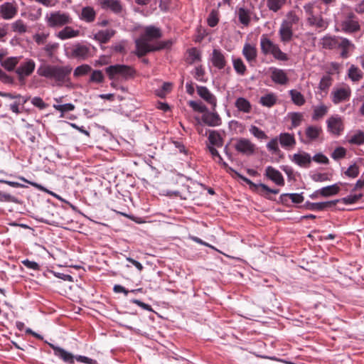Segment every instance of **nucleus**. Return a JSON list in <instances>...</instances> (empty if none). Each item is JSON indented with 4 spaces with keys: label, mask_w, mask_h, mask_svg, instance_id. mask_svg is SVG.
<instances>
[{
    "label": "nucleus",
    "mask_w": 364,
    "mask_h": 364,
    "mask_svg": "<svg viewBox=\"0 0 364 364\" xmlns=\"http://www.w3.org/2000/svg\"><path fill=\"white\" fill-rule=\"evenodd\" d=\"M328 112V107L324 105H321L319 106L316 107L314 109V113L312 118L314 120H317L324 115H326Z\"/></svg>",
    "instance_id": "obj_44"
},
{
    "label": "nucleus",
    "mask_w": 364,
    "mask_h": 364,
    "mask_svg": "<svg viewBox=\"0 0 364 364\" xmlns=\"http://www.w3.org/2000/svg\"><path fill=\"white\" fill-rule=\"evenodd\" d=\"M202 119L205 124L210 127H217L221 124V119L215 112H205L202 117Z\"/></svg>",
    "instance_id": "obj_25"
},
{
    "label": "nucleus",
    "mask_w": 364,
    "mask_h": 364,
    "mask_svg": "<svg viewBox=\"0 0 364 364\" xmlns=\"http://www.w3.org/2000/svg\"><path fill=\"white\" fill-rule=\"evenodd\" d=\"M22 56H15V57H9L3 60L1 63V65L5 70L7 71H13L14 70L16 66L19 63Z\"/></svg>",
    "instance_id": "obj_33"
},
{
    "label": "nucleus",
    "mask_w": 364,
    "mask_h": 364,
    "mask_svg": "<svg viewBox=\"0 0 364 364\" xmlns=\"http://www.w3.org/2000/svg\"><path fill=\"white\" fill-rule=\"evenodd\" d=\"M311 160L318 164H327L328 163V159L321 153L314 155L313 158H311Z\"/></svg>",
    "instance_id": "obj_62"
},
{
    "label": "nucleus",
    "mask_w": 364,
    "mask_h": 364,
    "mask_svg": "<svg viewBox=\"0 0 364 364\" xmlns=\"http://www.w3.org/2000/svg\"><path fill=\"white\" fill-rule=\"evenodd\" d=\"M68 56L83 60L90 57V49L86 45L76 43L70 48V53Z\"/></svg>",
    "instance_id": "obj_11"
},
{
    "label": "nucleus",
    "mask_w": 364,
    "mask_h": 364,
    "mask_svg": "<svg viewBox=\"0 0 364 364\" xmlns=\"http://www.w3.org/2000/svg\"><path fill=\"white\" fill-rule=\"evenodd\" d=\"M291 161L299 166L308 167L311 162V157L309 154L303 151L294 154Z\"/></svg>",
    "instance_id": "obj_21"
},
{
    "label": "nucleus",
    "mask_w": 364,
    "mask_h": 364,
    "mask_svg": "<svg viewBox=\"0 0 364 364\" xmlns=\"http://www.w3.org/2000/svg\"><path fill=\"white\" fill-rule=\"evenodd\" d=\"M279 139L277 136L272 138L267 144V149L272 152V154L282 156L281 150L279 147Z\"/></svg>",
    "instance_id": "obj_39"
},
{
    "label": "nucleus",
    "mask_w": 364,
    "mask_h": 364,
    "mask_svg": "<svg viewBox=\"0 0 364 364\" xmlns=\"http://www.w3.org/2000/svg\"><path fill=\"white\" fill-rule=\"evenodd\" d=\"M102 9L110 10L115 14H119L122 10V6L119 0H98Z\"/></svg>",
    "instance_id": "obj_20"
},
{
    "label": "nucleus",
    "mask_w": 364,
    "mask_h": 364,
    "mask_svg": "<svg viewBox=\"0 0 364 364\" xmlns=\"http://www.w3.org/2000/svg\"><path fill=\"white\" fill-rule=\"evenodd\" d=\"M286 3V0H267V5L269 10L277 12Z\"/></svg>",
    "instance_id": "obj_45"
},
{
    "label": "nucleus",
    "mask_w": 364,
    "mask_h": 364,
    "mask_svg": "<svg viewBox=\"0 0 364 364\" xmlns=\"http://www.w3.org/2000/svg\"><path fill=\"white\" fill-rule=\"evenodd\" d=\"M235 149L242 154L250 156L255 154L256 146L248 139L240 138L237 139Z\"/></svg>",
    "instance_id": "obj_9"
},
{
    "label": "nucleus",
    "mask_w": 364,
    "mask_h": 364,
    "mask_svg": "<svg viewBox=\"0 0 364 364\" xmlns=\"http://www.w3.org/2000/svg\"><path fill=\"white\" fill-rule=\"evenodd\" d=\"M250 133L259 139H266L268 138L267 135L264 131L255 125H252L250 128Z\"/></svg>",
    "instance_id": "obj_50"
},
{
    "label": "nucleus",
    "mask_w": 364,
    "mask_h": 364,
    "mask_svg": "<svg viewBox=\"0 0 364 364\" xmlns=\"http://www.w3.org/2000/svg\"><path fill=\"white\" fill-rule=\"evenodd\" d=\"M277 137L279 144L287 150L293 149L296 144L295 136L293 134L283 132L279 134Z\"/></svg>",
    "instance_id": "obj_15"
},
{
    "label": "nucleus",
    "mask_w": 364,
    "mask_h": 364,
    "mask_svg": "<svg viewBox=\"0 0 364 364\" xmlns=\"http://www.w3.org/2000/svg\"><path fill=\"white\" fill-rule=\"evenodd\" d=\"M235 106L239 112L245 114H249L252 111V105L246 98L240 97H238L235 102Z\"/></svg>",
    "instance_id": "obj_30"
},
{
    "label": "nucleus",
    "mask_w": 364,
    "mask_h": 364,
    "mask_svg": "<svg viewBox=\"0 0 364 364\" xmlns=\"http://www.w3.org/2000/svg\"><path fill=\"white\" fill-rule=\"evenodd\" d=\"M232 65L235 72L240 75H244L247 68L241 58H233Z\"/></svg>",
    "instance_id": "obj_41"
},
{
    "label": "nucleus",
    "mask_w": 364,
    "mask_h": 364,
    "mask_svg": "<svg viewBox=\"0 0 364 364\" xmlns=\"http://www.w3.org/2000/svg\"><path fill=\"white\" fill-rule=\"evenodd\" d=\"M342 31L345 33H355L360 28L359 22L355 14L348 11L344 14V19L341 22Z\"/></svg>",
    "instance_id": "obj_7"
},
{
    "label": "nucleus",
    "mask_w": 364,
    "mask_h": 364,
    "mask_svg": "<svg viewBox=\"0 0 364 364\" xmlns=\"http://www.w3.org/2000/svg\"><path fill=\"white\" fill-rule=\"evenodd\" d=\"M344 174L349 178H354L359 174V167L355 164H353L348 168Z\"/></svg>",
    "instance_id": "obj_54"
},
{
    "label": "nucleus",
    "mask_w": 364,
    "mask_h": 364,
    "mask_svg": "<svg viewBox=\"0 0 364 364\" xmlns=\"http://www.w3.org/2000/svg\"><path fill=\"white\" fill-rule=\"evenodd\" d=\"M338 202V200H331L320 203H311L307 201L305 203L304 207L306 209L309 210H323L335 205Z\"/></svg>",
    "instance_id": "obj_24"
},
{
    "label": "nucleus",
    "mask_w": 364,
    "mask_h": 364,
    "mask_svg": "<svg viewBox=\"0 0 364 364\" xmlns=\"http://www.w3.org/2000/svg\"><path fill=\"white\" fill-rule=\"evenodd\" d=\"M351 90L349 87L334 89L331 93V98L335 105H338L349 100Z\"/></svg>",
    "instance_id": "obj_12"
},
{
    "label": "nucleus",
    "mask_w": 364,
    "mask_h": 364,
    "mask_svg": "<svg viewBox=\"0 0 364 364\" xmlns=\"http://www.w3.org/2000/svg\"><path fill=\"white\" fill-rule=\"evenodd\" d=\"M279 34L282 42H289L293 36L292 27H290L288 23H282L279 31Z\"/></svg>",
    "instance_id": "obj_29"
},
{
    "label": "nucleus",
    "mask_w": 364,
    "mask_h": 364,
    "mask_svg": "<svg viewBox=\"0 0 364 364\" xmlns=\"http://www.w3.org/2000/svg\"><path fill=\"white\" fill-rule=\"evenodd\" d=\"M208 140L213 146H216L218 147L223 146V139L220 135L215 131H212L210 132Z\"/></svg>",
    "instance_id": "obj_43"
},
{
    "label": "nucleus",
    "mask_w": 364,
    "mask_h": 364,
    "mask_svg": "<svg viewBox=\"0 0 364 364\" xmlns=\"http://www.w3.org/2000/svg\"><path fill=\"white\" fill-rule=\"evenodd\" d=\"M340 38V36L326 35L321 39V45L324 49H335L338 46Z\"/></svg>",
    "instance_id": "obj_22"
},
{
    "label": "nucleus",
    "mask_w": 364,
    "mask_h": 364,
    "mask_svg": "<svg viewBox=\"0 0 364 364\" xmlns=\"http://www.w3.org/2000/svg\"><path fill=\"white\" fill-rule=\"evenodd\" d=\"M53 107L55 109L62 113L60 117L63 116V113L73 111L75 109L74 105L71 103H67L64 105H53Z\"/></svg>",
    "instance_id": "obj_53"
},
{
    "label": "nucleus",
    "mask_w": 364,
    "mask_h": 364,
    "mask_svg": "<svg viewBox=\"0 0 364 364\" xmlns=\"http://www.w3.org/2000/svg\"><path fill=\"white\" fill-rule=\"evenodd\" d=\"M331 85V79L328 75L323 76L319 84V87L321 90H325L328 88Z\"/></svg>",
    "instance_id": "obj_63"
},
{
    "label": "nucleus",
    "mask_w": 364,
    "mask_h": 364,
    "mask_svg": "<svg viewBox=\"0 0 364 364\" xmlns=\"http://www.w3.org/2000/svg\"><path fill=\"white\" fill-rule=\"evenodd\" d=\"M17 11V7L11 3L6 2L0 6V14L5 20L13 18L16 15Z\"/></svg>",
    "instance_id": "obj_18"
},
{
    "label": "nucleus",
    "mask_w": 364,
    "mask_h": 364,
    "mask_svg": "<svg viewBox=\"0 0 364 364\" xmlns=\"http://www.w3.org/2000/svg\"><path fill=\"white\" fill-rule=\"evenodd\" d=\"M362 71L355 65H352L348 70V77L354 82L359 81L363 78Z\"/></svg>",
    "instance_id": "obj_40"
},
{
    "label": "nucleus",
    "mask_w": 364,
    "mask_h": 364,
    "mask_svg": "<svg viewBox=\"0 0 364 364\" xmlns=\"http://www.w3.org/2000/svg\"><path fill=\"white\" fill-rule=\"evenodd\" d=\"M289 96L292 102L297 106H303L306 103V100L303 94L297 90L293 89L289 91Z\"/></svg>",
    "instance_id": "obj_34"
},
{
    "label": "nucleus",
    "mask_w": 364,
    "mask_h": 364,
    "mask_svg": "<svg viewBox=\"0 0 364 364\" xmlns=\"http://www.w3.org/2000/svg\"><path fill=\"white\" fill-rule=\"evenodd\" d=\"M322 132V129L318 126H309L306 129V137L311 140H316L321 133Z\"/></svg>",
    "instance_id": "obj_36"
},
{
    "label": "nucleus",
    "mask_w": 364,
    "mask_h": 364,
    "mask_svg": "<svg viewBox=\"0 0 364 364\" xmlns=\"http://www.w3.org/2000/svg\"><path fill=\"white\" fill-rule=\"evenodd\" d=\"M363 195L361 193L359 194H350L349 196L341 198V200H338V202H343L344 204H353L357 202Z\"/></svg>",
    "instance_id": "obj_52"
},
{
    "label": "nucleus",
    "mask_w": 364,
    "mask_h": 364,
    "mask_svg": "<svg viewBox=\"0 0 364 364\" xmlns=\"http://www.w3.org/2000/svg\"><path fill=\"white\" fill-rule=\"evenodd\" d=\"M105 77L101 70H93L90 77V82L102 83L104 81Z\"/></svg>",
    "instance_id": "obj_49"
},
{
    "label": "nucleus",
    "mask_w": 364,
    "mask_h": 364,
    "mask_svg": "<svg viewBox=\"0 0 364 364\" xmlns=\"http://www.w3.org/2000/svg\"><path fill=\"white\" fill-rule=\"evenodd\" d=\"M188 105L196 112L205 113L207 111V107L200 102L191 100Z\"/></svg>",
    "instance_id": "obj_51"
},
{
    "label": "nucleus",
    "mask_w": 364,
    "mask_h": 364,
    "mask_svg": "<svg viewBox=\"0 0 364 364\" xmlns=\"http://www.w3.org/2000/svg\"><path fill=\"white\" fill-rule=\"evenodd\" d=\"M172 84L170 82H164L162 87L156 90V95L160 97H164L171 90Z\"/></svg>",
    "instance_id": "obj_58"
},
{
    "label": "nucleus",
    "mask_w": 364,
    "mask_h": 364,
    "mask_svg": "<svg viewBox=\"0 0 364 364\" xmlns=\"http://www.w3.org/2000/svg\"><path fill=\"white\" fill-rule=\"evenodd\" d=\"M105 72L108 75L109 78L113 80L116 75H121L125 77L130 76L132 75L133 70L127 65H114L106 68Z\"/></svg>",
    "instance_id": "obj_8"
},
{
    "label": "nucleus",
    "mask_w": 364,
    "mask_h": 364,
    "mask_svg": "<svg viewBox=\"0 0 364 364\" xmlns=\"http://www.w3.org/2000/svg\"><path fill=\"white\" fill-rule=\"evenodd\" d=\"M115 31L112 29L100 31L94 35V39L100 43H106L114 35Z\"/></svg>",
    "instance_id": "obj_32"
},
{
    "label": "nucleus",
    "mask_w": 364,
    "mask_h": 364,
    "mask_svg": "<svg viewBox=\"0 0 364 364\" xmlns=\"http://www.w3.org/2000/svg\"><path fill=\"white\" fill-rule=\"evenodd\" d=\"M264 175L277 185L281 186L284 185V179L282 174L274 167L271 166H267L265 169Z\"/></svg>",
    "instance_id": "obj_14"
},
{
    "label": "nucleus",
    "mask_w": 364,
    "mask_h": 364,
    "mask_svg": "<svg viewBox=\"0 0 364 364\" xmlns=\"http://www.w3.org/2000/svg\"><path fill=\"white\" fill-rule=\"evenodd\" d=\"M328 131L333 135L338 136L343 130V120L341 117L332 116L327 120Z\"/></svg>",
    "instance_id": "obj_13"
},
{
    "label": "nucleus",
    "mask_w": 364,
    "mask_h": 364,
    "mask_svg": "<svg viewBox=\"0 0 364 364\" xmlns=\"http://www.w3.org/2000/svg\"><path fill=\"white\" fill-rule=\"evenodd\" d=\"M304 11L310 26L319 28H326L328 26L327 22L322 16L321 6L316 2L313 1L305 4Z\"/></svg>",
    "instance_id": "obj_3"
},
{
    "label": "nucleus",
    "mask_w": 364,
    "mask_h": 364,
    "mask_svg": "<svg viewBox=\"0 0 364 364\" xmlns=\"http://www.w3.org/2000/svg\"><path fill=\"white\" fill-rule=\"evenodd\" d=\"M237 15L242 25L245 26L249 25L251 19L250 10L240 7L237 10Z\"/></svg>",
    "instance_id": "obj_35"
},
{
    "label": "nucleus",
    "mask_w": 364,
    "mask_h": 364,
    "mask_svg": "<svg viewBox=\"0 0 364 364\" xmlns=\"http://www.w3.org/2000/svg\"><path fill=\"white\" fill-rule=\"evenodd\" d=\"M11 29L14 32L23 34L27 32V26L21 19H18L11 23Z\"/></svg>",
    "instance_id": "obj_42"
},
{
    "label": "nucleus",
    "mask_w": 364,
    "mask_h": 364,
    "mask_svg": "<svg viewBox=\"0 0 364 364\" xmlns=\"http://www.w3.org/2000/svg\"><path fill=\"white\" fill-rule=\"evenodd\" d=\"M46 23L49 28H60L73 23V18L68 12L53 11L46 14Z\"/></svg>",
    "instance_id": "obj_4"
},
{
    "label": "nucleus",
    "mask_w": 364,
    "mask_h": 364,
    "mask_svg": "<svg viewBox=\"0 0 364 364\" xmlns=\"http://www.w3.org/2000/svg\"><path fill=\"white\" fill-rule=\"evenodd\" d=\"M211 62L218 69H223L227 64L224 54L218 49H214L212 53Z\"/></svg>",
    "instance_id": "obj_23"
},
{
    "label": "nucleus",
    "mask_w": 364,
    "mask_h": 364,
    "mask_svg": "<svg viewBox=\"0 0 364 364\" xmlns=\"http://www.w3.org/2000/svg\"><path fill=\"white\" fill-rule=\"evenodd\" d=\"M208 24L210 27L215 26L218 23V18L217 15V12L215 11H212L211 13L209 14V16L208 18Z\"/></svg>",
    "instance_id": "obj_60"
},
{
    "label": "nucleus",
    "mask_w": 364,
    "mask_h": 364,
    "mask_svg": "<svg viewBox=\"0 0 364 364\" xmlns=\"http://www.w3.org/2000/svg\"><path fill=\"white\" fill-rule=\"evenodd\" d=\"M242 55L248 63L255 61L257 56L256 47L250 43H245L242 49Z\"/></svg>",
    "instance_id": "obj_27"
},
{
    "label": "nucleus",
    "mask_w": 364,
    "mask_h": 364,
    "mask_svg": "<svg viewBox=\"0 0 364 364\" xmlns=\"http://www.w3.org/2000/svg\"><path fill=\"white\" fill-rule=\"evenodd\" d=\"M49 346L53 350L55 356L62 359L65 363L70 364H73L74 363L75 355H73L71 353L52 343H49Z\"/></svg>",
    "instance_id": "obj_16"
},
{
    "label": "nucleus",
    "mask_w": 364,
    "mask_h": 364,
    "mask_svg": "<svg viewBox=\"0 0 364 364\" xmlns=\"http://www.w3.org/2000/svg\"><path fill=\"white\" fill-rule=\"evenodd\" d=\"M73 68L70 65L59 66L43 64L38 68L37 73L40 76L54 79L56 82L63 83L68 78Z\"/></svg>",
    "instance_id": "obj_2"
},
{
    "label": "nucleus",
    "mask_w": 364,
    "mask_h": 364,
    "mask_svg": "<svg viewBox=\"0 0 364 364\" xmlns=\"http://www.w3.org/2000/svg\"><path fill=\"white\" fill-rule=\"evenodd\" d=\"M80 36V31L75 30L70 26H65L63 29L56 33L57 38L60 40H66L75 38Z\"/></svg>",
    "instance_id": "obj_28"
},
{
    "label": "nucleus",
    "mask_w": 364,
    "mask_h": 364,
    "mask_svg": "<svg viewBox=\"0 0 364 364\" xmlns=\"http://www.w3.org/2000/svg\"><path fill=\"white\" fill-rule=\"evenodd\" d=\"M80 18L87 23H92L95 20L96 12L91 6H85L82 9Z\"/></svg>",
    "instance_id": "obj_31"
},
{
    "label": "nucleus",
    "mask_w": 364,
    "mask_h": 364,
    "mask_svg": "<svg viewBox=\"0 0 364 364\" xmlns=\"http://www.w3.org/2000/svg\"><path fill=\"white\" fill-rule=\"evenodd\" d=\"M272 80L279 85H286L289 82V77L286 72L279 68H273L271 69Z\"/></svg>",
    "instance_id": "obj_19"
},
{
    "label": "nucleus",
    "mask_w": 364,
    "mask_h": 364,
    "mask_svg": "<svg viewBox=\"0 0 364 364\" xmlns=\"http://www.w3.org/2000/svg\"><path fill=\"white\" fill-rule=\"evenodd\" d=\"M277 100V97L274 93H268L262 96L259 99V103L264 107H272L274 106Z\"/></svg>",
    "instance_id": "obj_37"
},
{
    "label": "nucleus",
    "mask_w": 364,
    "mask_h": 364,
    "mask_svg": "<svg viewBox=\"0 0 364 364\" xmlns=\"http://www.w3.org/2000/svg\"><path fill=\"white\" fill-rule=\"evenodd\" d=\"M339 190V187L336 184H334L323 187L316 191V193H319V194L323 197H328L337 194Z\"/></svg>",
    "instance_id": "obj_38"
},
{
    "label": "nucleus",
    "mask_w": 364,
    "mask_h": 364,
    "mask_svg": "<svg viewBox=\"0 0 364 364\" xmlns=\"http://www.w3.org/2000/svg\"><path fill=\"white\" fill-rule=\"evenodd\" d=\"M337 48H341V56L343 58H347L349 56V51L355 48L354 44L346 38L341 37Z\"/></svg>",
    "instance_id": "obj_26"
},
{
    "label": "nucleus",
    "mask_w": 364,
    "mask_h": 364,
    "mask_svg": "<svg viewBox=\"0 0 364 364\" xmlns=\"http://www.w3.org/2000/svg\"><path fill=\"white\" fill-rule=\"evenodd\" d=\"M289 117L291 121V126L296 127L299 126L303 120V114L301 112H290L288 114Z\"/></svg>",
    "instance_id": "obj_46"
},
{
    "label": "nucleus",
    "mask_w": 364,
    "mask_h": 364,
    "mask_svg": "<svg viewBox=\"0 0 364 364\" xmlns=\"http://www.w3.org/2000/svg\"><path fill=\"white\" fill-rule=\"evenodd\" d=\"M346 150L345 148L339 146L337 147L331 154V157L334 160H339L341 159H343L346 156Z\"/></svg>",
    "instance_id": "obj_57"
},
{
    "label": "nucleus",
    "mask_w": 364,
    "mask_h": 364,
    "mask_svg": "<svg viewBox=\"0 0 364 364\" xmlns=\"http://www.w3.org/2000/svg\"><path fill=\"white\" fill-rule=\"evenodd\" d=\"M162 36L161 31L159 28L154 26H148L144 27V33L140 38L135 41L136 48V55L139 57L145 55L149 52L160 50L168 48L171 45L170 41H163L157 45H151L149 42L157 40Z\"/></svg>",
    "instance_id": "obj_1"
},
{
    "label": "nucleus",
    "mask_w": 364,
    "mask_h": 364,
    "mask_svg": "<svg viewBox=\"0 0 364 364\" xmlns=\"http://www.w3.org/2000/svg\"><path fill=\"white\" fill-rule=\"evenodd\" d=\"M299 18L294 12H289L287 15V20L284 21L282 23H288L290 27H292L293 24H296L299 22Z\"/></svg>",
    "instance_id": "obj_59"
},
{
    "label": "nucleus",
    "mask_w": 364,
    "mask_h": 364,
    "mask_svg": "<svg viewBox=\"0 0 364 364\" xmlns=\"http://www.w3.org/2000/svg\"><path fill=\"white\" fill-rule=\"evenodd\" d=\"M36 63L32 59H26L16 70L19 80H23L26 77L30 76L34 71Z\"/></svg>",
    "instance_id": "obj_10"
},
{
    "label": "nucleus",
    "mask_w": 364,
    "mask_h": 364,
    "mask_svg": "<svg viewBox=\"0 0 364 364\" xmlns=\"http://www.w3.org/2000/svg\"><path fill=\"white\" fill-rule=\"evenodd\" d=\"M194 77L198 81H204L205 71L202 66H198L195 68L193 73Z\"/></svg>",
    "instance_id": "obj_61"
},
{
    "label": "nucleus",
    "mask_w": 364,
    "mask_h": 364,
    "mask_svg": "<svg viewBox=\"0 0 364 364\" xmlns=\"http://www.w3.org/2000/svg\"><path fill=\"white\" fill-rule=\"evenodd\" d=\"M348 142L352 144L360 145L364 143V133L362 132H358L351 136Z\"/></svg>",
    "instance_id": "obj_48"
},
{
    "label": "nucleus",
    "mask_w": 364,
    "mask_h": 364,
    "mask_svg": "<svg viewBox=\"0 0 364 364\" xmlns=\"http://www.w3.org/2000/svg\"><path fill=\"white\" fill-rule=\"evenodd\" d=\"M59 44L58 43H48L43 48L44 51L46 53L47 55L49 57H52L53 55L54 52L58 48Z\"/></svg>",
    "instance_id": "obj_56"
},
{
    "label": "nucleus",
    "mask_w": 364,
    "mask_h": 364,
    "mask_svg": "<svg viewBox=\"0 0 364 364\" xmlns=\"http://www.w3.org/2000/svg\"><path fill=\"white\" fill-rule=\"evenodd\" d=\"M261 51L264 55H272L276 60L287 61L289 60L287 53L282 51L279 46L268 38L265 35L260 39Z\"/></svg>",
    "instance_id": "obj_5"
},
{
    "label": "nucleus",
    "mask_w": 364,
    "mask_h": 364,
    "mask_svg": "<svg viewBox=\"0 0 364 364\" xmlns=\"http://www.w3.org/2000/svg\"><path fill=\"white\" fill-rule=\"evenodd\" d=\"M31 103L36 107L40 108L41 109H43L46 107V104L43 102V100L39 97H35L31 100Z\"/></svg>",
    "instance_id": "obj_64"
},
{
    "label": "nucleus",
    "mask_w": 364,
    "mask_h": 364,
    "mask_svg": "<svg viewBox=\"0 0 364 364\" xmlns=\"http://www.w3.org/2000/svg\"><path fill=\"white\" fill-rule=\"evenodd\" d=\"M283 197H289L294 203H301L304 201L302 193H284L281 196V198Z\"/></svg>",
    "instance_id": "obj_55"
},
{
    "label": "nucleus",
    "mask_w": 364,
    "mask_h": 364,
    "mask_svg": "<svg viewBox=\"0 0 364 364\" xmlns=\"http://www.w3.org/2000/svg\"><path fill=\"white\" fill-rule=\"evenodd\" d=\"M92 70V68L87 64L80 65L74 70V76L77 77L80 76L85 75Z\"/></svg>",
    "instance_id": "obj_47"
},
{
    "label": "nucleus",
    "mask_w": 364,
    "mask_h": 364,
    "mask_svg": "<svg viewBox=\"0 0 364 364\" xmlns=\"http://www.w3.org/2000/svg\"><path fill=\"white\" fill-rule=\"evenodd\" d=\"M197 92L198 95L203 99L206 102L210 104L213 109H215L217 105V100L213 94L210 92V91L204 86H198L197 87Z\"/></svg>",
    "instance_id": "obj_17"
},
{
    "label": "nucleus",
    "mask_w": 364,
    "mask_h": 364,
    "mask_svg": "<svg viewBox=\"0 0 364 364\" xmlns=\"http://www.w3.org/2000/svg\"><path fill=\"white\" fill-rule=\"evenodd\" d=\"M238 176L242 181L246 182L250 186V188L252 191L257 192L258 194L265 197L267 199H271L269 194H277L279 192V189H272L264 183L256 184L245 176L241 175Z\"/></svg>",
    "instance_id": "obj_6"
}]
</instances>
